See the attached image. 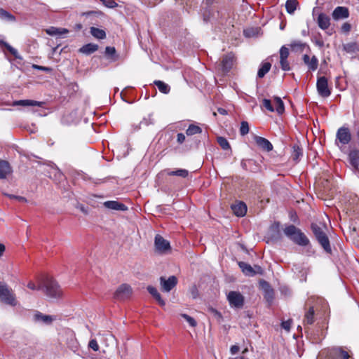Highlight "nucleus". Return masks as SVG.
Wrapping results in <instances>:
<instances>
[{
    "label": "nucleus",
    "instance_id": "f257e3e1",
    "mask_svg": "<svg viewBox=\"0 0 359 359\" xmlns=\"http://www.w3.org/2000/svg\"><path fill=\"white\" fill-rule=\"evenodd\" d=\"M285 235L294 243L299 246L307 247L306 253L307 255L311 256L314 253L312 247L310 244V241L307 236L297 227L293 224H290L285 226L283 229Z\"/></svg>",
    "mask_w": 359,
    "mask_h": 359
},
{
    "label": "nucleus",
    "instance_id": "f03ea898",
    "mask_svg": "<svg viewBox=\"0 0 359 359\" xmlns=\"http://www.w3.org/2000/svg\"><path fill=\"white\" fill-rule=\"evenodd\" d=\"M311 229L313 235L315 236L316 239L323 248L325 252L331 254L332 248L330 245V240L323 229L316 223L311 224Z\"/></svg>",
    "mask_w": 359,
    "mask_h": 359
},
{
    "label": "nucleus",
    "instance_id": "7ed1b4c3",
    "mask_svg": "<svg viewBox=\"0 0 359 359\" xmlns=\"http://www.w3.org/2000/svg\"><path fill=\"white\" fill-rule=\"evenodd\" d=\"M43 290L47 297L51 299H58L62 295V291L60 285L51 278H47L43 282Z\"/></svg>",
    "mask_w": 359,
    "mask_h": 359
},
{
    "label": "nucleus",
    "instance_id": "20e7f679",
    "mask_svg": "<svg viewBox=\"0 0 359 359\" xmlns=\"http://www.w3.org/2000/svg\"><path fill=\"white\" fill-rule=\"evenodd\" d=\"M350 355L341 347H334L323 350L320 352L318 359H348Z\"/></svg>",
    "mask_w": 359,
    "mask_h": 359
},
{
    "label": "nucleus",
    "instance_id": "39448f33",
    "mask_svg": "<svg viewBox=\"0 0 359 359\" xmlns=\"http://www.w3.org/2000/svg\"><path fill=\"white\" fill-rule=\"evenodd\" d=\"M0 301L12 306H15L18 304L15 294L13 290L4 283H0Z\"/></svg>",
    "mask_w": 359,
    "mask_h": 359
},
{
    "label": "nucleus",
    "instance_id": "423d86ee",
    "mask_svg": "<svg viewBox=\"0 0 359 359\" xmlns=\"http://www.w3.org/2000/svg\"><path fill=\"white\" fill-rule=\"evenodd\" d=\"M352 138L350 129L348 127L339 128L336 133L335 144L339 147L349 144Z\"/></svg>",
    "mask_w": 359,
    "mask_h": 359
},
{
    "label": "nucleus",
    "instance_id": "0eeeda50",
    "mask_svg": "<svg viewBox=\"0 0 359 359\" xmlns=\"http://www.w3.org/2000/svg\"><path fill=\"white\" fill-rule=\"evenodd\" d=\"M227 300L231 307L241 309L244 305L245 298L238 291H230L226 295Z\"/></svg>",
    "mask_w": 359,
    "mask_h": 359
},
{
    "label": "nucleus",
    "instance_id": "6e6552de",
    "mask_svg": "<svg viewBox=\"0 0 359 359\" xmlns=\"http://www.w3.org/2000/svg\"><path fill=\"white\" fill-rule=\"evenodd\" d=\"M177 278L175 276H170L168 278L161 276L159 278L161 289L163 292H170L177 285Z\"/></svg>",
    "mask_w": 359,
    "mask_h": 359
},
{
    "label": "nucleus",
    "instance_id": "1a4fd4ad",
    "mask_svg": "<svg viewBox=\"0 0 359 359\" xmlns=\"http://www.w3.org/2000/svg\"><path fill=\"white\" fill-rule=\"evenodd\" d=\"M316 88L318 95L323 97H327L331 95V90L328 87V81L325 76L318 78Z\"/></svg>",
    "mask_w": 359,
    "mask_h": 359
},
{
    "label": "nucleus",
    "instance_id": "9d476101",
    "mask_svg": "<svg viewBox=\"0 0 359 359\" xmlns=\"http://www.w3.org/2000/svg\"><path fill=\"white\" fill-rule=\"evenodd\" d=\"M132 289L130 285L127 284H122L120 285L114 293V297L118 300H124L130 296Z\"/></svg>",
    "mask_w": 359,
    "mask_h": 359
},
{
    "label": "nucleus",
    "instance_id": "9b49d317",
    "mask_svg": "<svg viewBox=\"0 0 359 359\" xmlns=\"http://www.w3.org/2000/svg\"><path fill=\"white\" fill-rule=\"evenodd\" d=\"M13 172V168L6 160L0 159V180H6Z\"/></svg>",
    "mask_w": 359,
    "mask_h": 359
},
{
    "label": "nucleus",
    "instance_id": "f8f14e48",
    "mask_svg": "<svg viewBox=\"0 0 359 359\" xmlns=\"http://www.w3.org/2000/svg\"><path fill=\"white\" fill-rule=\"evenodd\" d=\"M154 245L156 251L160 253H163L170 248V243L158 234L155 236Z\"/></svg>",
    "mask_w": 359,
    "mask_h": 359
},
{
    "label": "nucleus",
    "instance_id": "ddd939ff",
    "mask_svg": "<svg viewBox=\"0 0 359 359\" xmlns=\"http://www.w3.org/2000/svg\"><path fill=\"white\" fill-rule=\"evenodd\" d=\"M238 266L241 269L242 272L248 276H254L257 273H262V268L259 266H255V268L254 269L250 264L244 262H238Z\"/></svg>",
    "mask_w": 359,
    "mask_h": 359
},
{
    "label": "nucleus",
    "instance_id": "4468645a",
    "mask_svg": "<svg viewBox=\"0 0 359 359\" xmlns=\"http://www.w3.org/2000/svg\"><path fill=\"white\" fill-rule=\"evenodd\" d=\"M33 319L36 323H41L44 325H50L55 319L56 317L50 315H46L39 311H36L33 316Z\"/></svg>",
    "mask_w": 359,
    "mask_h": 359
},
{
    "label": "nucleus",
    "instance_id": "2eb2a0df",
    "mask_svg": "<svg viewBox=\"0 0 359 359\" xmlns=\"http://www.w3.org/2000/svg\"><path fill=\"white\" fill-rule=\"evenodd\" d=\"M155 120L154 118V114H149L147 116L143 117L142 120L138 124H133L132 127L134 131H137L143 127H147L150 125H154Z\"/></svg>",
    "mask_w": 359,
    "mask_h": 359
},
{
    "label": "nucleus",
    "instance_id": "dca6fc26",
    "mask_svg": "<svg viewBox=\"0 0 359 359\" xmlns=\"http://www.w3.org/2000/svg\"><path fill=\"white\" fill-rule=\"evenodd\" d=\"M234 55L231 53L224 55L221 61V68L224 73L228 72L233 65Z\"/></svg>",
    "mask_w": 359,
    "mask_h": 359
},
{
    "label": "nucleus",
    "instance_id": "f3484780",
    "mask_svg": "<svg viewBox=\"0 0 359 359\" xmlns=\"http://www.w3.org/2000/svg\"><path fill=\"white\" fill-rule=\"evenodd\" d=\"M332 15L335 20L346 19L349 16V11L346 7L337 6L333 11Z\"/></svg>",
    "mask_w": 359,
    "mask_h": 359
},
{
    "label": "nucleus",
    "instance_id": "a211bd4d",
    "mask_svg": "<svg viewBox=\"0 0 359 359\" xmlns=\"http://www.w3.org/2000/svg\"><path fill=\"white\" fill-rule=\"evenodd\" d=\"M44 104L45 103L43 102H39L32 100H20L14 101L13 103V106L43 107Z\"/></svg>",
    "mask_w": 359,
    "mask_h": 359
},
{
    "label": "nucleus",
    "instance_id": "6ab92c4d",
    "mask_svg": "<svg viewBox=\"0 0 359 359\" xmlns=\"http://www.w3.org/2000/svg\"><path fill=\"white\" fill-rule=\"evenodd\" d=\"M303 61L304 64L307 65L309 70L315 71L317 69L318 60L315 55L311 58L308 55L305 54L303 55Z\"/></svg>",
    "mask_w": 359,
    "mask_h": 359
},
{
    "label": "nucleus",
    "instance_id": "aec40b11",
    "mask_svg": "<svg viewBox=\"0 0 359 359\" xmlns=\"http://www.w3.org/2000/svg\"><path fill=\"white\" fill-rule=\"evenodd\" d=\"M317 24L321 29L325 30L330 25V18L326 14L321 13L318 16Z\"/></svg>",
    "mask_w": 359,
    "mask_h": 359
},
{
    "label": "nucleus",
    "instance_id": "412c9836",
    "mask_svg": "<svg viewBox=\"0 0 359 359\" xmlns=\"http://www.w3.org/2000/svg\"><path fill=\"white\" fill-rule=\"evenodd\" d=\"M256 144L262 149L270 151L273 149L272 144L266 138L256 136L255 138Z\"/></svg>",
    "mask_w": 359,
    "mask_h": 359
},
{
    "label": "nucleus",
    "instance_id": "4be33fe9",
    "mask_svg": "<svg viewBox=\"0 0 359 359\" xmlns=\"http://www.w3.org/2000/svg\"><path fill=\"white\" fill-rule=\"evenodd\" d=\"M348 159L351 165L359 171V149H353L348 154Z\"/></svg>",
    "mask_w": 359,
    "mask_h": 359
},
{
    "label": "nucleus",
    "instance_id": "5701e85b",
    "mask_svg": "<svg viewBox=\"0 0 359 359\" xmlns=\"http://www.w3.org/2000/svg\"><path fill=\"white\" fill-rule=\"evenodd\" d=\"M233 213L238 217H243L247 212V206L243 202H239L231 205Z\"/></svg>",
    "mask_w": 359,
    "mask_h": 359
},
{
    "label": "nucleus",
    "instance_id": "b1692460",
    "mask_svg": "<svg viewBox=\"0 0 359 359\" xmlns=\"http://www.w3.org/2000/svg\"><path fill=\"white\" fill-rule=\"evenodd\" d=\"M260 285H262V287L264 290V292H265L264 297H265V299L269 302H272V300L273 299V290L271 287V286L269 284V283L265 281V280H261L260 281Z\"/></svg>",
    "mask_w": 359,
    "mask_h": 359
},
{
    "label": "nucleus",
    "instance_id": "393cba45",
    "mask_svg": "<svg viewBox=\"0 0 359 359\" xmlns=\"http://www.w3.org/2000/svg\"><path fill=\"white\" fill-rule=\"evenodd\" d=\"M104 205L111 210L125 211L128 209L126 205L115 201H108L104 203Z\"/></svg>",
    "mask_w": 359,
    "mask_h": 359
},
{
    "label": "nucleus",
    "instance_id": "a878e982",
    "mask_svg": "<svg viewBox=\"0 0 359 359\" xmlns=\"http://www.w3.org/2000/svg\"><path fill=\"white\" fill-rule=\"evenodd\" d=\"M47 166L49 168V170H47V172L49 174L50 177H52V175H53L55 178H61L62 176V172L54 163L49 162L47 164Z\"/></svg>",
    "mask_w": 359,
    "mask_h": 359
},
{
    "label": "nucleus",
    "instance_id": "bb28decb",
    "mask_svg": "<svg viewBox=\"0 0 359 359\" xmlns=\"http://www.w3.org/2000/svg\"><path fill=\"white\" fill-rule=\"evenodd\" d=\"M292 52L294 53H302L304 51L305 47L306 46V43H303L301 41L294 40L292 41L289 45Z\"/></svg>",
    "mask_w": 359,
    "mask_h": 359
},
{
    "label": "nucleus",
    "instance_id": "cd10ccee",
    "mask_svg": "<svg viewBox=\"0 0 359 359\" xmlns=\"http://www.w3.org/2000/svg\"><path fill=\"white\" fill-rule=\"evenodd\" d=\"M147 291L158 302V303L161 306H165V302L162 299L160 293L158 292V290H157V289L156 287L149 285V286L147 287Z\"/></svg>",
    "mask_w": 359,
    "mask_h": 359
},
{
    "label": "nucleus",
    "instance_id": "c85d7f7f",
    "mask_svg": "<svg viewBox=\"0 0 359 359\" xmlns=\"http://www.w3.org/2000/svg\"><path fill=\"white\" fill-rule=\"evenodd\" d=\"M47 34L50 36H62L69 32V30L65 28H58L55 27H50L46 29Z\"/></svg>",
    "mask_w": 359,
    "mask_h": 359
},
{
    "label": "nucleus",
    "instance_id": "c756f323",
    "mask_svg": "<svg viewBox=\"0 0 359 359\" xmlns=\"http://www.w3.org/2000/svg\"><path fill=\"white\" fill-rule=\"evenodd\" d=\"M97 49L98 46L97 44L89 43L80 48L79 52L88 55L95 52Z\"/></svg>",
    "mask_w": 359,
    "mask_h": 359
},
{
    "label": "nucleus",
    "instance_id": "7c9ffc66",
    "mask_svg": "<svg viewBox=\"0 0 359 359\" xmlns=\"http://www.w3.org/2000/svg\"><path fill=\"white\" fill-rule=\"evenodd\" d=\"M315 311L313 306H311L307 311H306L304 319V325H312L315 321Z\"/></svg>",
    "mask_w": 359,
    "mask_h": 359
},
{
    "label": "nucleus",
    "instance_id": "2f4dec72",
    "mask_svg": "<svg viewBox=\"0 0 359 359\" xmlns=\"http://www.w3.org/2000/svg\"><path fill=\"white\" fill-rule=\"evenodd\" d=\"M303 156V150L297 144H294L292 146V152L291 154V157L293 161L295 162H299L301 158Z\"/></svg>",
    "mask_w": 359,
    "mask_h": 359
},
{
    "label": "nucleus",
    "instance_id": "473e14b6",
    "mask_svg": "<svg viewBox=\"0 0 359 359\" xmlns=\"http://www.w3.org/2000/svg\"><path fill=\"white\" fill-rule=\"evenodd\" d=\"M271 64L269 62H262L257 72V77L263 78L270 70Z\"/></svg>",
    "mask_w": 359,
    "mask_h": 359
},
{
    "label": "nucleus",
    "instance_id": "72a5a7b5",
    "mask_svg": "<svg viewBox=\"0 0 359 359\" xmlns=\"http://www.w3.org/2000/svg\"><path fill=\"white\" fill-rule=\"evenodd\" d=\"M343 50L347 53L359 52V46L356 42H350L343 45Z\"/></svg>",
    "mask_w": 359,
    "mask_h": 359
},
{
    "label": "nucleus",
    "instance_id": "f704fd0d",
    "mask_svg": "<svg viewBox=\"0 0 359 359\" xmlns=\"http://www.w3.org/2000/svg\"><path fill=\"white\" fill-rule=\"evenodd\" d=\"M167 173L168 175H170V176H178V177H183V178H185L188 176L189 175V172L186 169H177L176 170H165Z\"/></svg>",
    "mask_w": 359,
    "mask_h": 359
},
{
    "label": "nucleus",
    "instance_id": "c9c22d12",
    "mask_svg": "<svg viewBox=\"0 0 359 359\" xmlns=\"http://www.w3.org/2000/svg\"><path fill=\"white\" fill-rule=\"evenodd\" d=\"M105 55L111 61H116L118 59V55L116 54V50L114 47L107 46L105 48Z\"/></svg>",
    "mask_w": 359,
    "mask_h": 359
},
{
    "label": "nucleus",
    "instance_id": "e433bc0d",
    "mask_svg": "<svg viewBox=\"0 0 359 359\" xmlns=\"http://www.w3.org/2000/svg\"><path fill=\"white\" fill-rule=\"evenodd\" d=\"M202 131V128L200 126L195 124H190L186 130V135L187 136H192L196 134H201Z\"/></svg>",
    "mask_w": 359,
    "mask_h": 359
},
{
    "label": "nucleus",
    "instance_id": "4c0bfd02",
    "mask_svg": "<svg viewBox=\"0 0 359 359\" xmlns=\"http://www.w3.org/2000/svg\"><path fill=\"white\" fill-rule=\"evenodd\" d=\"M90 34L96 39H103L106 37V33L103 29L92 27Z\"/></svg>",
    "mask_w": 359,
    "mask_h": 359
},
{
    "label": "nucleus",
    "instance_id": "58836bf2",
    "mask_svg": "<svg viewBox=\"0 0 359 359\" xmlns=\"http://www.w3.org/2000/svg\"><path fill=\"white\" fill-rule=\"evenodd\" d=\"M154 83L157 86V88L160 92H161L164 94H168L170 92V86L167 83H164L163 81L156 80V81H154Z\"/></svg>",
    "mask_w": 359,
    "mask_h": 359
},
{
    "label": "nucleus",
    "instance_id": "ea45409f",
    "mask_svg": "<svg viewBox=\"0 0 359 359\" xmlns=\"http://www.w3.org/2000/svg\"><path fill=\"white\" fill-rule=\"evenodd\" d=\"M274 104L276 106V107L274 108L275 111L278 114H282L285 111V106H284V103L282 101V100L280 99V97H274Z\"/></svg>",
    "mask_w": 359,
    "mask_h": 359
},
{
    "label": "nucleus",
    "instance_id": "a19ab883",
    "mask_svg": "<svg viewBox=\"0 0 359 359\" xmlns=\"http://www.w3.org/2000/svg\"><path fill=\"white\" fill-rule=\"evenodd\" d=\"M0 44L4 46L16 59H22L18 50L4 41H0Z\"/></svg>",
    "mask_w": 359,
    "mask_h": 359
},
{
    "label": "nucleus",
    "instance_id": "79ce46f5",
    "mask_svg": "<svg viewBox=\"0 0 359 359\" xmlns=\"http://www.w3.org/2000/svg\"><path fill=\"white\" fill-rule=\"evenodd\" d=\"M298 1L297 0H287L285 3V8L289 14H292L295 11Z\"/></svg>",
    "mask_w": 359,
    "mask_h": 359
},
{
    "label": "nucleus",
    "instance_id": "37998d69",
    "mask_svg": "<svg viewBox=\"0 0 359 359\" xmlns=\"http://www.w3.org/2000/svg\"><path fill=\"white\" fill-rule=\"evenodd\" d=\"M217 143L221 147V148L224 150H230L231 146L228 142V140L224 137H217Z\"/></svg>",
    "mask_w": 359,
    "mask_h": 359
},
{
    "label": "nucleus",
    "instance_id": "c03bdc74",
    "mask_svg": "<svg viewBox=\"0 0 359 359\" xmlns=\"http://www.w3.org/2000/svg\"><path fill=\"white\" fill-rule=\"evenodd\" d=\"M249 133V125L247 121H242L240 127V134L242 136L247 135Z\"/></svg>",
    "mask_w": 359,
    "mask_h": 359
},
{
    "label": "nucleus",
    "instance_id": "a18cd8bd",
    "mask_svg": "<svg viewBox=\"0 0 359 359\" xmlns=\"http://www.w3.org/2000/svg\"><path fill=\"white\" fill-rule=\"evenodd\" d=\"M0 16L1 18L6 19L9 21H13L15 19L14 15L4 9H0Z\"/></svg>",
    "mask_w": 359,
    "mask_h": 359
},
{
    "label": "nucleus",
    "instance_id": "49530a36",
    "mask_svg": "<svg viewBox=\"0 0 359 359\" xmlns=\"http://www.w3.org/2000/svg\"><path fill=\"white\" fill-rule=\"evenodd\" d=\"M289 56V49L285 46H283L280 49V59H287Z\"/></svg>",
    "mask_w": 359,
    "mask_h": 359
},
{
    "label": "nucleus",
    "instance_id": "de8ad7c7",
    "mask_svg": "<svg viewBox=\"0 0 359 359\" xmlns=\"http://www.w3.org/2000/svg\"><path fill=\"white\" fill-rule=\"evenodd\" d=\"M182 317L186 320L191 327H196L197 323L195 319L187 314H182Z\"/></svg>",
    "mask_w": 359,
    "mask_h": 359
},
{
    "label": "nucleus",
    "instance_id": "09e8293b",
    "mask_svg": "<svg viewBox=\"0 0 359 359\" xmlns=\"http://www.w3.org/2000/svg\"><path fill=\"white\" fill-rule=\"evenodd\" d=\"M279 227H280V223L279 222H275L271 226V231L276 232V234L272 235L273 238H278L280 236Z\"/></svg>",
    "mask_w": 359,
    "mask_h": 359
},
{
    "label": "nucleus",
    "instance_id": "8fccbe9b",
    "mask_svg": "<svg viewBox=\"0 0 359 359\" xmlns=\"http://www.w3.org/2000/svg\"><path fill=\"white\" fill-rule=\"evenodd\" d=\"M100 1L103 5L109 8H114L118 6L114 0H100Z\"/></svg>",
    "mask_w": 359,
    "mask_h": 359
},
{
    "label": "nucleus",
    "instance_id": "3c124183",
    "mask_svg": "<svg viewBox=\"0 0 359 359\" xmlns=\"http://www.w3.org/2000/svg\"><path fill=\"white\" fill-rule=\"evenodd\" d=\"M263 105L264 107L269 111L271 112H273L275 111V109L274 107H273V105L271 104V102L270 101V100L269 99H264L263 100Z\"/></svg>",
    "mask_w": 359,
    "mask_h": 359
},
{
    "label": "nucleus",
    "instance_id": "603ef678",
    "mask_svg": "<svg viewBox=\"0 0 359 359\" xmlns=\"http://www.w3.org/2000/svg\"><path fill=\"white\" fill-rule=\"evenodd\" d=\"M280 64L281 69L283 71H289L290 69V66L287 61V59H285V60L280 59Z\"/></svg>",
    "mask_w": 359,
    "mask_h": 359
},
{
    "label": "nucleus",
    "instance_id": "864d4df0",
    "mask_svg": "<svg viewBox=\"0 0 359 359\" xmlns=\"http://www.w3.org/2000/svg\"><path fill=\"white\" fill-rule=\"evenodd\" d=\"M88 347L92 348L95 351H97L99 350V345L97 341L95 339H92L90 340L88 343Z\"/></svg>",
    "mask_w": 359,
    "mask_h": 359
},
{
    "label": "nucleus",
    "instance_id": "5fc2aeb1",
    "mask_svg": "<svg viewBox=\"0 0 359 359\" xmlns=\"http://www.w3.org/2000/svg\"><path fill=\"white\" fill-rule=\"evenodd\" d=\"M32 68L34 69H38V70L48 72V73H50L52 71V69L50 67L40 66V65H33Z\"/></svg>",
    "mask_w": 359,
    "mask_h": 359
},
{
    "label": "nucleus",
    "instance_id": "6e6d98bb",
    "mask_svg": "<svg viewBox=\"0 0 359 359\" xmlns=\"http://www.w3.org/2000/svg\"><path fill=\"white\" fill-rule=\"evenodd\" d=\"M27 287L32 290H43V283L36 287L34 283L29 282L27 284Z\"/></svg>",
    "mask_w": 359,
    "mask_h": 359
},
{
    "label": "nucleus",
    "instance_id": "4d7b16f0",
    "mask_svg": "<svg viewBox=\"0 0 359 359\" xmlns=\"http://www.w3.org/2000/svg\"><path fill=\"white\" fill-rule=\"evenodd\" d=\"M186 140V136L184 133H180L177 135V142L179 144H183Z\"/></svg>",
    "mask_w": 359,
    "mask_h": 359
},
{
    "label": "nucleus",
    "instance_id": "13d9d810",
    "mask_svg": "<svg viewBox=\"0 0 359 359\" xmlns=\"http://www.w3.org/2000/svg\"><path fill=\"white\" fill-rule=\"evenodd\" d=\"M6 196H8L11 199H16L20 202H27V199L23 196L11 195V194H6Z\"/></svg>",
    "mask_w": 359,
    "mask_h": 359
},
{
    "label": "nucleus",
    "instance_id": "bf43d9fd",
    "mask_svg": "<svg viewBox=\"0 0 359 359\" xmlns=\"http://www.w3.org/2000/svg\"><path fill=\"white\" fill-rule=\"evenodd\" d=\"M351 26L348 22L344 23L343 25L341 26V30L346 33L349 32L351 31Z\"/></svg>",
    "mask_w": 359,
    "mask_h": 359
},
{
    "label": "nucleus",
    "instance_id": "052dcab7",
    "mask_svg": "<svg viewBox=\"0 0 359 359\" xmlns=\"http://www.w3.org/2000/svg\"><path fill=\"white\" fill-rule=\"evenodd\" d=\"M290 325H291V321L290 320L283 321L281 323L282 327L283 329H285V330H287V331L290 330Z\"/></svg>",
    "mask_w": 359,
    "mask_h": 359
},
{
    "label": "nucleus",
    "instance_id": "680f3d73",
    "mask_svg": "<svg viewBox=\"0 0 359 359\" xmlns=\"http://www.w3.org/2000/svg\"><path fill=\"white\" fill-rule=\"evenodd\" d=\"M240 350V348L237 345H233L230 348V353L231 355H236Z\"/></svg>",
    "mask_w": 359,
    "mask_h": 359
},
{
    "label": "nucleus",
    "instance_id": "e2e57ef3",
    "mask_svg": "<svg viewBox=\"0 0 359 359\" xmlns=\"http://www.w3.org/2000/svg\"><path fill=\"white\" fill-rule=\"evenodd\" d=\"M5 250V245L3 243H0V257L3 256Z\"/></svg>",
    "mask_w": 359,
    "mask_h": 359
},
{
    "label": "nucleus",
    "instance_id": "0e129e2a",
    "mask_svg": "<svg viewBox=\"0 0 359 359\" xmlns=\"http://www.w3.org/2000/svg\"><path fill=\"white\" fill-rule=\"evenodd\" d=\"M211 311L212 313H213L216 316H217L218 318H222V314L220 312H219L218 311H217L216 309H211Z\"/></svg>",
    "mask_w": 359,
    "mask_h": 359
},
{
    "label": "nucleus",
    "instance_id": "69168bd1",
    "mask_svg": "<svg viewBox=\"0 0 359 359\" xmlns=\"http://www.w3.org/2000/svg\"><path fill=\"white\" fill-rule=\"evenodd\" d=\"M316 45L322 48L324 46V42L322 40H316L315 42Z\"/></svg>",
    "mask_w": 359,
    "mask_h": 359
},
{
    "label": "nucleus",
    "instance_id": "338daca9",
    "mask_svg": "<svg viewBox=\"0 0 359 359\" xmlns=\"http://www.w3.org/2000/svg\"><path fill=\"white\" fill-rule=\"evenodd\" d=\"M148 1H149V4L150 6H154L158 2H160L161 0H148Z\"/></svg>",
    "mask_w": 359,
    "mask_h": 359
},
{
    "label": "nucleus",
    "instance_id": "774afa93",
    "mask_svg": "<svg viewBox=\"0 0 359 359\" xmlns=\"http://www.w3.org/2000/svg\"><path fill=\"white\" fill-rule=\"evenodd\" d=\"M218 112L220 114H222V115H225L227 114V111L225 109H223V108H219L218 109Z\"/></svg>",
    "mask_w": 359,
    "mask_h": 359
}]
</instances>
